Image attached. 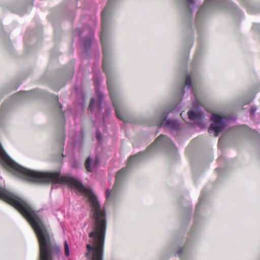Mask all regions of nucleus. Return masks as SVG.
I'll return each mask as SVG.
<instances>
[{"instance_id": "f257e3e1", "label": "nucleus", "mask_w": 260, "mask_h": 260, "mask_svg": "<svg viewBox=\"0 0 260 260\" xmlns=\"http://www.w3.org/2000/svg\"><path fill=\"white\" fill-rule=\"evenodd\" d=\"M112 3L113 0H109L106 7L102 13L100 39L103 54L102 67L104 72L107 75V87L116 116L119 119L124 121L125 118L122 110V102L119 95L113 87L111 75L109 73L110 69V60L109 57V29L111 19Z\"/></svg>"}, {"instance_id": "f03ea898", "label": "nucleus", "mask_w": 260, "mask_h": 260, "mask_svg": "<svg viewBox=\"0 0 260 260\" xmlns=\"http://www.w3.org/2000/svg\"><path fill=\"white\" fill-rule=\"evenodd\" d=\"M159 149L173 152L176 151V147L172 141L166 136L160 135L156 139L154 142L147 148L146 151L140 152L129 157L126 167L121 169L116 174L112 189L111 190L107 189V200L108 202L113 201L118 196L123 181L126 177L128 169L131 168L143 157L148 156L151 153Z\"/></svg>"}, {"instance_id": "7ed1b4c3", "label": "nucleus", "mask_w": 260, "mask_h": 260, "mask_svg": "<svg viewBox=\"0 0 260 260\" xmlns=\"http://www.w3.org/2000/svg\"><path fill=\"white\" fill-rule=\"evenodd\" d=\"M192 79H194V74L191 73L190 74L187 75L185 81V85L187 86V88H191V92L194 98V101L192 102V106L194 109H196L193 110H190L187 112L188 117L190 120L195 121L200 127H202L204 125L203 122L204 113L197 109L200 103L196 89L194 87H192Z\"/></svg>"}, {"instance_id": "20e7f679", "label": "nucleus", "mask_w": 260, "mask_h": 260, "mask_svg": "<svg viewBox=\"0 0 260 260\" xmlns=\"http://www.w3.org/2000/svg\"><path fill=\"white\" fill-rule=\"evenodd\" d=\"M228 0H206L204 5L198 11L195 18V25L199 30L205 24L206 17L209 11L215 9L225 7Z\"/></svg>"}, {"instance_id": "39448f33", "label": "nucleus", "mask_w": 260, "mask_h": 260, "mask_svg": "<svg viewBox=\"0 0 260 260\" xmlns=\"http://www.w3.org/2000/svg\"><path fill=\"white\" fill-rule=\"evenodd\" d=\"M38 93L37 91L31 90L29 92L21 91L15 94L10 99V104H8L9 101L6 102L3 105L1 110L0 111V127H3L6 122V119L5 116V111L9 106V105L17 102H21L25 100L31 98H36Z\"/></svg>"}, {"instance_id": "423d86ee", "label": "nucleus", "mask_w": 260, "mask_h": 260, "mask_svg": "<svg viewBox=\"0 0 260 260\" xmlns=\"http://www.w3.org/2000/svg\"><path fill=\"white\" fill-rule=\"evenodd\" d=\"M173 109L172 106H168L158 113L154 124L158 125L159 127L164 126V128L171 130L177 131L180 129V125L177 121L171 119L166 120L168 114Z\"/></svg>"}, {"instance_id": "0eeeda50", "label": "nucleus", "mask_w": 260, "mask_h": 260, "mask_svg": "<svg viewBox=\"0 0 260 260\" xmlns=\"http://www.w3.org/2000/svg\"><path fill=\"white\" fill-rule=\"evenodd\" d=\"M231 119L230 116H220L216 114H212L211 116L212 123L209 128V133L214 134L215 137L218 136L219 133L225 128L227 122Z\"/></svg>"}, {"instance_id": "6e6552de", "label": "nucleus", "mask_w": 260, "mask_h": 260, "mask_svg": "<svg viewBox=\"0 0 260 260\" xmlns=\"http://www.w3.org/2000/svg\"><path fill=\"white\" fill-rule=\"evenodd\" d=\"M181 11L187 19L192 16V12L196 8L195 0H181Z\"/></svg>"}, {"instance_id": "1a4fd4ad", "label": "nucleus", "mask_w": 260, "mask_h": 260, "mask_svg": "<svg viewBox=\"0 0 260 260\" xmlns=\"http://www.w3.org/2000/svg\"><path fill=\"white\" fill-rule=\"evenodd\" d=\"M96 94L97 100L95 101L94 99H91L90 102L88 110L90 112H93L94 111L100 112L102 110L101 106L104 94L98 90H96Z\"/></svg>"}, {"instance_id": "9d476101", "label": "nucleus", "mask_w": 260, "mask_h": 260, "mask_svg": "<svg viewBox=\"0 0 260 260\" xmlns=\"http://www.w3.org/2000/svg\"><path fill=\"white\" fill-rule=\"evenodd\" d=\"M99 161L96 157L91 158L88 157L85 162V167L88 172H92L98 165Z\"/></svg>"}, {"instance_id": "9b49d317", "label": "nucleus", "mask_w": 260, "mask_h": 260, "mask_svg": "<svg viewBox=\"0 0 260 260\" xmlns=\"http://www.w3.org/2000/svg\"><path fill=\"white\" fill-rule=\"evenodd\" d=\"M55 103H54V108L56 110V111L59 114L60 119L62 123L64 122L63 117V115L62 114V109H61V105L58 102V98L56 96H54Z\"/></svg>"}, {"instance_id": "f8f14e48", "label": "nucleus", "mask_w": 260, "mask_h": 260, "mask_svg": "<svg viewBox=\"0 0 260 260\" xmlns=\"http://www.w3.org/2000/svg\"><path fill=\"white\" fill-rule=\"evenodd\" d=\"M240 131L242 132L251 135L253 137L257 138L258 136L257 133L254 129H252L246 125H242L240 126Z\"/></svg>"}, {"instance_id": "ddd939ff", "label": "nucleus", "mask_w": 260, "mask_h": 260, "mask_svg": "<svg viewBox=\"0 0 260 260\" xmlns=\"http://www.w3.org/2000/svg\"><path fill=\"white\" fill-rule=\"evenodd\" d=\"M190 244V239H188L186 243L183 247H179L176 252V254L179 256L180 258L182 259V256L183 253H186V250L187 247Z\"/></svg>"}, {"instance_id": "4468645a", "label": "nucleus", "mask_w": 260, "mask_h": 260, "mask_svg": "<svg viewBox=\"0 0 260 260\" xmlns=\"http://www.w3.org/2000/svg\"><path fill=\"white\" fill-rule=\"evenodd\" d=\"M82 42H83L84 44L85 49L88 50L90 48L91 43V35L88 37L85 38L84 40H82Z\"/></svg>"}, {"instance_id": "2eb2a0df", "label": "nucleus", "mask_w": 260, "mask_h": 260, "mask_svg": "<svg viewBox=\"0 0 260 260\" xmlns=\"http://www.w3.org/2000/svg\"><path fill=\"white\" fill-rule=\"evenodd\" d=\"M184 88L183 87L182 85H181L178 91V95H177V96H178V99L179 101H181L182 100L181 99V97L184 94Z\"/></svg>"}, {"instance_id": "dca6fc26", "label": "nucleus", "mask_w": 260, "mask_h": 260, "mask_svg": "<svg viewBox=\"0 0 260 260\" xmlns=\"http://www.w3.org/2000/svg\"><path fill=\"white\" fill-rule=\"evenodd\" d=\"M64 249L65 255L66 256H69L70 255L69 247L68 242L66 241L64 242Z\"/></svg>"}, {"instance_id": "f3484780", "label": "nucleus", "mask_w": 260, "mask_h": 260, "mask_svg": "<svg viewBox=\"0 0 260 260\" xmlns=\"http://www.w3.org/2000/svg\"><path fill=\"white\" fill-rule=\"evenodd\" d=\"M64 140H65V136H64L63 132H62L60 135V137L59 138V144L61 146H62V145H64Z\"/></svg>"}, {"instance_id": "a211bd4d", "label": "nucleus", "mask_w": 260, "mask_h": 260, "mask_svg": "<svg viewBox=\"0 0 260 260\" xmlns=\"http://www.w3.org/2000/svg\"><path fill=\"white\" fill-rule=\"evenodd\" d=\"M201 199H200V201H199V203L197 204V205L196 206V212H195L196 218L197 217V216L198 215V212L199 209L200 207L201 206Z\"/></svg>"}, {"instance_id": "6ab92c4d", "label": "nucleus", "mask_w": 260, "mask_h": 260, "mask_svg": "<svg viewBox=\"0 0 260 260\" xmlns=\"http://www.w3.org/2000/svg\"><path fill=\"white\" fill-rule=\"evenodd\" d=\"M256 110V108L255 106H252L250 109V116L252 117L255 112Z\"/></svg>"}, {"instance_id": "aec40b11", "label": "nucleus", "mask_w": 260, "mask_h": 260, "mask_svg": "<svg viewBox=\"0 0 260 260\" xmlns=\"http://www.w3.org/2000/svg\"><path fill=\"white\" fill-rule=\"evenodd\" d=\"M96 138L99 141L101 139V133L98 129L96 131Z\"/></svg>"}, {"instance_id": "412c9836", "label": "nucleus", "mask_w": 260, "mask_h": 260, "mask_svg": "<svg viewBox=\"0 0 260 260\" xmlns=\"http://www.w3.org/2000/svg\"><path fill=\"white\" fill-rule=\"evenodd\" d=\"M253 29L260 31V24H254L252 27Z\"/></svg>"}, {"instance_id": "4be33fe9", "label": "nucleus", "mask_w": 260, "mask_h": 260, "mask_svg": "<svg viewBox=\"0 0 260 260\" xmlns=\"http://www.w3.org/2000/svg\"><path fill=\"white\" fill-rule=\"evenodd\" d=\"M94 82L95 86L96 87L98 85V84H99V80L96 79L95 78V77H94Z\"/></svg>"}, {"instance_id": "5701e85b", "label": "nucleus", "mask_w": 260, "mask_h": 260, "mask_svg": "<svg viewBox=\"0 0 260 260\" xmlns=\"http://www.w3.org/2000/svg\"><path fill=\"white\" fill-rule=\"evenodd\" d=\"M81 137H82V134L81 135ZM82 139V138H81V139H80V141H79V143H81Z\"/></svg>"}, {"instance_id": "b1692460", "label": "nucleus", "mask_w": 260, "mask_h": 260, "mask_svg": "<svg viewBox=\"0 0 260 260\" xmlns=\"http://www.w3.org/2000/svg\"><path fill=\"white\" fill-rule=\"evenodd\" d=\"M77 145V142L75 141L74 142V146H75V147H76Z\"/></svg>"}, {"instance_id": "393cba45", "label": "nucleus", "mask_w": 260, "mask_h": 260, "mask_svg": "<svg viewBox=\"0 0 260 260\" xmlns=\"http://www.w3.org/2000/svg\"><path fill=\"white\" fill-rule=\"evenodd\" d=\"M251 100H252V99L251 100H248V101H247V103H250L251 101Z\"/></svg>"}, {"instance_id": "a878e982", "label": "nucleus", "mask_w": 260, "mask_h": 260, "mask_svg": "<svg viewBox=\"0 0 260 260\" xmlns=\"http://www.w3.org/2000/svg\"><path fill=\"white\" fill-rule=\"evenodd\" d=\"M18 86H15V87L14 88V90H16V89L18 88Z\"/></svg>"}, {"instance_id": "bb28decb", "label": "nucleus", "mask_w": 260, "mask_h": 260, "mask_svg": "<svg viewBox=\"0 0 260 260\" xmlns=\"http://www.w3.org/2000/svg\"><path fill=\"white\" fill-rule=\"evenodd\" d=\"M82 33V32H78V35H79V36H81Z\"/></svg>"}, {"instance_id": "cd10ccee", "label": "nucleus", "mask_w": 260, "mask_h": 260, "mask_svg": "<svg viewBox=\"0 0 260 260\" xmlns=\"http://www.w3.org/2000/svg\"><path fill=\"white\" fill-rule=\"evenodd\" d=\"M221 138H219V141H221Z\"/></svg>"}, {"instance_id": "c85d7f7f", "label": "nucleus", "mask_w": 260, "mask_h": 260, "mask_svg": "<svg viewBox=\"0 0 260 260\" xmlns=\"http://www.w3.org/2000/svg\"><path fill=\"white\" fill-rule=\"evenodd\" d=\"M182 113H181L180 114V116L182 117Z\"/></svg>"}]
</instances>
